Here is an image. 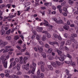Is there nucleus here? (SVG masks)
<instances>
[{
  "mask_svg": "<svg viewBox=\"0 0 78 78\" xmlns=\"http://www.w3.org/2000/svg\"><path fill=\"white\" fill-rule=\"evenodd\" d=\"M1 35L2 36L3 34H5V30L3 29H2L1 31Z\"/></svg>",
  "mask_w": 78,
  "mask_h": 78,
  "instance_id": "nucleus-21",
  "label": "nucleus"
},
{
  "mask_svg": "<svg viewBox=\"0 0 78 78\" xmlns=\"http://www.w3.org/2000/svg\"><path fill=\"white\" fill-rule=\"evenodd\" d=\"M53 51L52 48H50L48 49V53H51Z\"/></svg>",
  "mask_w": 78,
  "mask_h": 78,
  "instance_id": "nucleus-15",
  "label": "nucleus"
},
{
  "mask_svg": "<svg viewBox=\"0 0 78 78\" xmlns=\"http://www.w3.org/2000/svg\"><path fill=\"white\" fill-rule=\"evenodd\" d=\"M28 58H29V57H24V59H23V60H24V61H27V60H28Z\"/></svg>",
  "mask_w": 78,
  "mask_h": 78,
  "instance_id": "nucleus-30",
  "label": "nucleus"
},
{
  "mask_svg": "<svg viewBox=\"0 0 78 78\" xmlns=\"http://www.w3.org/2000/svg\"><path fill=\"white\" fill-rule=\"evenodd\" d=\"M49 44H50L51 45H54L55 44H57V45L58 46H59V43H58L56 41L54 42H53L49 41Z\"/></svg>",
  "mask_w": 78,
  "mask_h": 78,
  "instance_id": "nucleus-4",
  "label": "nucleus"
},
{
  "mask_svg": "<svg viewBox=\"0 0 78 78\" xmlns=\"http://www.w3.org/2000/svg\"><path fill=\"white\" fill-rule=\"evenodd\" d=\"M69 2L70 5H72V4H73V3H74V2L73 1L69 0Z\"/></svg>",
  "mask_w": 78,
  "mask_h": 78,
  "instance_id": "nucleus-14",
  "label": "nucleus"
},
{
  "mask_svg": "<svg viewBox=\"0 0 78 78\" xmlns=\"http://www.w3.org/2000/svg\"><path fill=\"white\" fill-rule=\"evenodd\" d=\"M71 36H72V37H73L74 38L75 37H77V34H71Z\"/></svg>",
  "mask_w": 78,
  "mask_h": 78,
  "instance_id": "nucleus-24",
  "label": "nucleus"
},
{
  "mask_svg": "<svg viewBox=\"0 0 78 78\" xmlns=\"http://www.w3.org/2000/svg\"><path fill=\"white\" fill-rule=\"evenodd\" d=\"M40 78H44V73H41L40 75Z\"/></svg>",
  "mask_w": 78,
  "mask_h": 78,
  "instance_id": "nucleus-26",
  "label": "nucleus"
},
{
  "mask_svg": "<svg viewBox=\"0 0 78 78\" xmlns=\"http://www.w3.org/2000/svg\"><path fill=\"white\" fill-rule=\"evenodd\" d=\"M44 23H43V24L44 26H46V27H49V24L47 21L45 20H44Z\"/></svg>",
  "mask_w": 78,
  "mask_h": 78,
  "instance_id": "nucleus-6",
  "label": "nucleus"
},
{
  "mask_svg": "<svg viewBox=\"0 0 78 78\" xmlns=\"http://www.w3.org/2000/svg\"><path fill=\"white\" fill-rule=\"evenodd\" d=\"M45 47L47 48H50V46L48 44H46L45 45Z\"/></svg>",
  "mask_w": 78,
  "mask_h": 78,
  "instance_id": "nucleus-39",
  "label": "nucleus"
},
{
  "mask_svg": "<svg viewBox=\"0 0 78 78\" xmlns=\"http://www.w3.org/2000/svg\"><path fill=\"white\" fill-rule=\"evenodd\" d=\"M70 41H72L73 42H74L75 41V39H74V38L71 36L70 38Z\"/></svg>",
  "mask_w": 78,
  "mask_h": 78,
  "instance_id": "nucleus-17",
  "label": "nucleus"
},
{
  "mask_svg": "<svg viewBox=\"0 0 78 78\" xmlns=\"http://www.w3.org/2000/svg\"><path fill=\"white\" fill-rule=\"evenodd\" d=\"M19 39V36H16L14 37L15 40H17Z\"/></svg>",
  "mask_w": 78,
  "mask_h": 78,
  "instance_id": "nucleus-25",
  "label": "nucleus"
},
{
  "mask_svg": "<svg viewBox=\"0 0 78 78\" xmlns=\"http://www.w3.org/2000/svg\"><path fill=\"white\" fill-rule=\"evenodd\" d=\"M58 59L59 60L61 61H64V58L62 57H60L58 58Z\"/></svg>",
  "mask_w": 78,
  "mask_h": 78,
  "instance_id": "nucleus-20",
  "label": "nucleus"
},
{
  "mask_svg": "<svg viewBox=\"0 0 78 78\" xmlns=\"http://www.w3.org/2000/svg\"><path fill=\"white\" fill-rule=\"evenodd\" d=\"M63 15V16H67V13H66V12H63L62 13Z\"/></svg>",
  "mask_w": 78,
  "mask_h": 78,
  "instance_id": "nucleus-56",
  "label": "nucleus"
},
{
  "mask_svg": "<svg viewBox=\"0 0 78 78\" xmlns=\"http://www.w3.org/2000/svg\"><path fill=\"white\" fill-rule=\"evenodd\" d=\"M13 62H11V63L10 64L9 68H11V67H12V66H13Z\"/></svg>",
  "mask_w": 78,
  "mask_h": 78,
  "instance_id": "nucleus-42",
  "label": "nucleus"
},
{
  "mask_svg": "<svg viewBox=\"0 0 78 78\" xmlns=\"http://www.w3.org/2000/svg\"><path fill=\"white\" fill-rule=\"evenodd\" d=\"M27 66L25 68V70H29V64H27Z\"/></svg>",
  "mask_w": 78,
  "mask_h": 78,
  "instance_id": "nucleus-23",
  "label": "nucleus"
},
{
  "mask_svg": "<svg viewBox=\"0 0 78 78\" xmlns=\"http://www.w3.org/2000/svg\"><path fill=\"white\" fill-rule=\"evenodd\" d=\"M66 56L68 58H72V56H71V55H70L69 54L66 55Z\"/></svg>",
  "mask_w": 78,
  "mask_h": 78,
  "instance_id": "nucleus-53",
  "label": "nucleus"
},
{
  "mask_svg": "<svg viewBox=\"0 0 78 78\" xmlns=\"http://www.w3.org/2000/svg\"><path fill=\"white\" fill-rule=\"evenodd\" d=\"M43 33H45V34H48V31H42Z\"/></svg>",
  "mask_w": 78,
  "mask_h": 78,
  "instance_id": "nucleus-58",
  "label": "nucleus"
},
{
  "mask_svg": "<svg viewBox=\"0 0 78 78\" xmlns=\"http://www.w3.org/2000/svg\"><path fill=\"white\" fill-rule=\"evenodd\" d=\"M38 41H39L41 40V38H40V37L38 35H37L36 37Z\"/></svg>",
  "mask_w": 78,
  "mask_h": 78,
  "instance_id": "nucleus-40",
  "label": "nucleus"
},
{
  "mask_svg": "<svg viewBox=\"0 0 78 78\" xmlns=\"http://www.w3.org/2000/svg\"><path fill=\"white\" fill-rule=\"evenodd\" d=\"M59 11L60 14H62V10L61 8H60L59 9Z\"/></svg>",
  "mask_w": 78,
  "mask_h": 78,
  "instance_id": "nucleus-43",
  "label": "nucleus"
},
{
  "mask_svg": "<svg viewBox=\"0 0 78 78\" xmlns=\"http://www.w3.org/2000/svg\"><path fill=\"white\" fill-rule=\"evenodd\" d=\"M42 40L43 41H45L46 40V37H45V35H43L42 39Z\"/></svg>",
  "mask_w": 78,
  "mask_h": 78,
  "instance_id": "nucleus-19",
  "label": "nucleus"
},
{
  "mask_svg": "<svg viewBox=\"0 0 78 78\" xmlns=\"http://www.w3.org/2000/svg\"><path fill=\"white\" fill-rule=\"evenodd\" d=\"M42 30H43V28L41 27H38L36 29V30L38 32H42Z\"/></svg>",
  "mask_w": 78,
  "mask_h": 78,
  "instance_id": "nucleus-7",
  "label": "nucleus"
},
{
  "mask_svg": "<svg viewBox=\"0 0 78 78\" xmlns=\"http://www.w3.org/2000/svg\"><path fill=\"white\" fill-rule=\"evenodd\" d=\"M64 36L65 37H66V38H67V37H68V34H67V33H65L64 34Z\"/></svg>",
  "mask_w": 78,
  "mask_h": 78,
  "instance_id": "nucleus-48",
  "label": "nucleus"
},
{
  "mask_svg": "<svg viewBox=\"0 0 78 78\" xmlns=\"http://www.w3.org/2000/svg\"><path fill=\"white\" fill-rule=\"evenodd\" d=\"M57 23L58 24H64V21L62 20H59L57 21Z\"/></svg>",
  "mask_w": 78,
  "mask_h": 78,
  "instance_id": "nucleus-9",
  "label": "nucleus"
},
{
  "mask_svg": "<svg viewBox=\"0 0 78 78\" xmlns=\"http://www.w3.org/2000/svg\"><path fill=\"white\" fill-rule=\"evenodd\" d=\"M0 76H2V78H3L5 76V74L4 73H2L0 74Z\"/></svg>",
  "mask_w": 78,
  "mask_h": 78,
  "instance_id": "nucleus-57",
  "label": "nucleus"
},
{
  "mask_svg": "<svg viewBox=\"0 0 78 78\" xmlns=\"http://www.w3.org/2000/svg\"><path fill=\"white\" fill-rule=\"evenodd\" d=\"M15 61H16V62H19V58H16L15 59Z\"/></svg>",
  "mask_w": 78,
  "mask_h": 78,
  "instance_id": "nucleus-54",
  "label": "nucleus"
},
{
  "mask_svg": "<svg viewBox=\"0 0 78 78\" xmlns=\"http://www.w3.org/2000/svg\"><path fill=\"white\" fill-rule=\"evenodd\" d=\"M56 51L57 53H58V55H59V56H60V57H61V56H62V51L58 49H57Z\"/></svg>",
  "mask_w": 78,
  "mask_h": 78,
  "instance_id": "nucleus-5",
  "label": "nucleus"
},
{
  "mask_svg": "<svg viewBox=\"0 0 78 78\" xmlns=\"http://www.w3.org/2000/svg\"><path fill=\"white\" fill-rule=\"evenodd\" d=\"M74 14L75 15H78V11H76L74 12Z\"/></svg>",
  "mask_w": 78,
  "mask_h": 78,
  "instance_id": "nucleus-55",
  "label": "nucleus"
},
{
  "mask_svg": "<svg viewBox=\"0 0 78 78\" xmlns=\"http://www.w3.org/2000/svg\"><path fill=\"white\" fill-rule=\"evenodd\" d=\"M22 74V72H19L17 73V75H20Z\"/></svg>",
  "mask_w": 78,
  "mask_h": 78,
  "instance_id": "nucleus-59",
  "label": "nucleus"
},
{
  "mask_svg": "<svg viewBox=\"0 0 78 78\" xmlns=\"http://www.w3.org/2000/svg\"><path fill=\"white\" fill-rule=\"evenodd\" d=\"M62 7V6L61 5H58L57 7V8L58 9H60V8H61Z\"/></svg>",
  "mask_w": 78,
  "mask_h": 78,
  "instance_id": "nucleus-62",
  "label": "nucleus"
},
{
  "mask_svg": "<svg viewBox=\"0 0 78 78\" xmlns=\"http://www.w3.org/2000/svg\"><path fill=\"white\" fill-rule=\"evenodd\" d=\"M5 6H6V5L3 4L2 5H0V8H4V7H5Z\"/></svg>",
  "mask_w": 78,
  "mask_h": 78,
  "instance_id": "nucleus-31",
  "label": "nucleus"
},
{
  "mask_svg": "<svg viewBox=\"0 0 78 78\" xmlns=\"http://www.w3.org/2000/svg\"><path fill=\"white\" fill-rule=\"evenodd\" d=\"M22 68L23 69H25V68H26L27 66H26L25 65H22Z\"/></svg>",
  "mask_w": 78,
  "mask_h": 78,
  "instance_id": "nucleus-51",
  "label": "nucleus"
},
{
  "mask_svg": "<svg viewBox=\"0 0 78 78\" xmlns=\"http://www.w3.org/2000/svg\"><path fill=\"white\" fill-rule=\"evenodd\" d=\"M23 59V58H22V57L20 58V64H22V63H23V62L22 61Z\"/></svg>",
  "mask_w": 78,
  "mask_h": 78,
  "instance_id": "nucleus-22",
  "label": "nucleus"
},
{
  "mask_svg": "<svg viewBox=\"0 0 78 78\" xmlns=\"http://www.w3.org/2000/svg\"><path fill=\"white\" fill-rule=\"evenodd\" d=\"M2 63L3 65V66L5 68H7L8 65V61L6 58H3L2 61Z\"/></svg>",
  "mask_w": 78,
  "mask_h": 78,
  "instance_id": "nucleus-1",
  "label": "nucleus"
},
{
  "mask_svg": "<svg viewBox=\"0 0 78 78\" xmlns=\"http://www.w3.org/2000/svg\"><path fill=\"white\" fill-rule=\"evenodd\" d=\"M58 40H59V41H61V39H62V38H61V36H58Z\"/></svg>",
  "mask_w": 78,
  "mask_h": 78,
  "instance_id": "nucleus-60",
  "label": "nucleus"
},
{
  "mask_svg": "<svg viewBox=\"0 0 78 78\" xmlns=\"http://www.w3.org/2000/svg\"><path fill=\"white\" fill-rule=\"evenodd\" d=\"M53 35L55 38H58V35L56 34H54Z\"/></svg>",
  "mask_w": 78,
  "mask_h": 78,
  "instance_id": "nucleus-37",
  "label": "nucleus"
},
{
  "mask_svg": "<svg viewBox=\"0 0 78 78\" xmlns=\"http://www.w3.org/2000/svg\"><path fill=\"white\" fill-rule=\"evenodd\" d=\"M51 64L52 66H53V67H56V63L55 62H52L51 63Z\"/></svg>",
  "mask_w": 78,
  "mask_h": 78,
  "instance_id": "nucleus-16",
  "label": "nucleus"
},
{
  "mask_svg": "<svg viewBox=\"0 0 78 78\" xmlns=\"http://www.w3.org/2000/svg\"><path fill=\"white\" fill-rule=\"evenodd\" d=\"M63 11H65V12H67V8H63Z\"/></svg>",
  "mask_w": 78,
  "mask_h": 78,
  "instance_id": "nucleus-64",
  "label": "nucleus"
},
{
  "mask_svg": "<svg viewBox=\"0 0 78 78\" xmlns=\"http://www.w3.org/2000/svg\"><path fill=\"white\" fill-rule=\"evenodd\" d=\"M8 44L7 41L3 42V41H0V45H2V47H5V45H6Z\"/></svg>",
  "mask_w": 78,
  "mask_h": 78,
  "instance_id": "nucleus-3",
  "label": "nucleus"
},
{
  "mask_svg": "<svg viewBox=\"0 0 78 78\" xmlns=\"http://www.w3.org/2000/svg\"><path fill=\"white\" fill-rule=\"evenodd\" d=\"M67 44H68V45H70L71 44V43H72L71 41L70 40H67Z\"/></svg>",
  "mask_w": 78,
  "mask_h": 78,
  "instance_id": "nucleus-28",
  "label": "nucleus"
},
{
  "mask_svg": "<svg viewBox=\"0 0 78 78\" xmlns=\"http://www.w3.org/2000/svg\"><path fill=\"white\" fill-rule=\"evenodd\" d=\"M63 46H60V50H63Z\"/></svg>",
  "mask_w": 78,
  "mask_h": 78,
  "instance_id": "nucleus-52",
  "label": "nucleus"
},
{
  "mask_svg": "<svg viewBox=\"0 0 78 78\" xmlns=\"http://www.w3.org/2000/svg\"><path fill=\"white\" fill-rule=\"evenodd\" d=\"M33 78H39V76L36 75H33Z\"/></svg>",
  "mask_w": 78,
  "mask_h": 78,
  "instance_id": "nucleus-38",
  "label": "nucleus"
},
{
  "mask_svg": "<svg viewBox=\"0 0 78 78\" xmlns=\"http://www.w3.org/2000/svg\"><path fill=\"white\" fill-rule=\"evenodd\" d=\"M6 40H8V41H10L11 39V37L9 36H7L6 37Z\"/></svg>",
  "mask_w": 78,
  "mask_h": 78,
  "instance_id": "nucleus-18",
  "label": "nucleus"
},
{
  "mask_svg": "<svg viewBox=\"0 0 78 78\" xmlns=\"http://www.w3.org/2000/svg\"><path fill=\"white\" fill-rule=\"evenodd\" d=\"M12 47V46H6L5 47V49L10 48H11Z\"/></svg>",
  "mask_w": 78,
  "mask_h": 78,
  "instance_id": "nucleus-27",
  "label": "nucleus"
},
{
  "mask_svg": "<svg viewBox=\"0 0 78 78\" xmlns=\"http://www.w3.org/2000/svg\"><path fill=\"white\" fill-rule=\"evenodd\" d=\"M48 69H49V70H53V68L52 66L51 65H48Z\"/></svg>",
  "mask_w": 78,
  "mask_h": 78,
  "instance_id": "nucleus-11",
  "label": "nucleus"
},
{
  "mask_svg": "<svg viewBox=\"0 0 78 78\" xmlns=\"http://www.w3.org/2000/svg\"><path fill=\"white\" fill-rule=\"evenodd\" d=\"M56 62L57 65L58 66H61V63L59 62L56 61Z\"/></svg>",
  "mask_w": 78,
  "mask_h": 78,
  "instance_id": "nucleus-29",
  "label": "nucleus"
},
{
  "mask_svg": "<svg viewBox=\"0 0 78 78\" xmlns=\"http://www.w3.org/2000/svg\"><path fill=\"white\" fill-rule=\"evenodd\" d=\"M40 64L41 65V69L42 72H44L45 71L44 66L45 65V63L42 61H41L40 62Z\"/></svg>",
  "mask_w": 78,
  "mask_h": 78,
  "instance_id": "nucleus-2",
  "label": "nucleus"
},
{
  "mask_svg": "<svg viewBox=\"0 0 78 78\" xmlns=\"http://www.w3.org/2000/svg\"><path fill=\"white\" fill-rule=\"evenodd\" d=\"M14 58H12L10 59V62H13V61H14Z\"/></svg>",
  "mask_w": 78,
  "mask_h": 78,
  "instance_id": "nucleus-50",
  "label": "nucleus"
},
{
  "mask_svg": "<svg viewBox=\"0 0 78 78\" xmlns=\"http://www.w3.org/2000/svg\"><path fill=\"white\" fill-rule=\"evenodd\" d=\"M24 77L25 78H29L30 76L27 75H24Z\"/></svg>",
  "mask_w": 78,
  "mask_h": 78,
  "instance_id": "nucleus-61",
  "label": "nucleus"
},
{
  "mask_svg": "<svg viewBox=\"0 0 78 78\" xmlns=\"http://www.w3.org/2000/svg\"><path fill=\"white\" fill-rule=\"evenodd\" d=\"M9 73V71H8V70H7L5 71V74Z\"/></svg>",
  "mask_w": 78,
  "mask_h": 78,
  "instance_id": "nucleus-63",
  "label": "nucleus"
},
{
  "mask_svg": "<svg viewBox=\"0 0 78 78\" xmlns=\"http://www.w3.org/2000/svg\"><path fill=\"white\" fill-rule=\"evenodd\" d=\"M47 37H48V38H50L51 37L50 34L49 33H48L47 34Z\"/></svg>",
  "mask_w": 78,
  "mask_h": 78,
  "instance_id": "nucleus-41",
  "label": "nucleus"
},
{
  "mask_svg": "<svg viewBox=\"0 0 78 78\" xmlns=\"http://www.w3.org/2000/svg\"><path fill=\"white\" fill-rule=\"evenodd\" d=\"M70 64L71 66H73V67H75V66H76V63H75V62H71Z\"/></svg>",
  "mask_w": 78,
  "mask_h": 78,
  "instance_id": "nucleus-12",
  "label": "nucleus"
},
{
  "mask_svg": "<svg viewBox=\"0 0 78 78\" xmlns=\"http://www.w3.org/2000/svg\"><path fill=\"white\" fill-rule=\"evenodd\" d=\"M11 5V4H9L6 5V7L7 8V7H8V8L9 9L10 8V7Z\"/></svg>",
  "mask_w": 78,
  "mask_h": 78,
  "instance_id": "nucleus-36",
  "label": "nucleus"
},
{
  "mask_svg": "<svg viewBox=\"0 0 78 78\" xmlns=\"http://www.w3.org/2000/svg\"><path fill=\"white\" fill-rule=\"evenodd\" d=\"M65 44V41L61 42L60 43L61 46H64V45Z\"/></svg>",
  "mask_w": 78,
  "mask_h": 78,
  "instance_id": "nucleus-35",
  "label": "nucleus"
},
{
  "mask_svg": "<svg viewBox=\"0 0 78 78\" xmlns=\"http://www.w3.org/2000/svg\"><path fill=\"white\" fill-rule=\"evenodd\" d=\"M20 65L19 64H18L17 65V69L18 70H20Z\"/></svg>",
  "mask_w": 78,
  "mask_h": 78,
  "instance_id": "nucleus-13",
  "label": "nucleus"
},
{
  "mask_svg": "<svg viewBox=\"0 0 78 78\" xmlns=\"http://www.w3.org/2000/svg\"><path fill=\"white\" fill-rule=\"evenodd\" d=\"M32 64L34 67H36V64L34 62H33Z\"/></svg>",
  "mask_w": 78,
  "mask_h": 78,
  "instance_id": "nucleus-44",
  "label": "nucleus"
},
{
  "mask_svg": "<svg viewBox=\"0 0 78 78\" xmlns=\"http://www.w3.org/2000/svg\"><path fill=\"white\" fill-rule=\"evenodd\" d=\"M66 75H69V70L66 69Z\"/></svg>",
  "mask_w": 78,
  "mask_h": 78,
  "instance_id": "nucleus-34",
  "label": "nucleus"
},
{
  "mask_svg": "<svg viewBox=\"0 0 78 78\" xmlns=\"http://www.w3.org/2000/svg\"><path fill=\"white\" fill-rule=\"evenodd\" d=\"M37 48L39 52L40 53H41L42 51L43 50V48L42 47H38Z\"/></svg>",
  "mask_w": 78,
  "mask_h": 78,
  "instance_id": "nucleus-8",
  "label": "nucleus"
},
{
  "mask_svg": "<svg viewBox=\"0 0 78 78\" xmlns=\"http://www.w3.org/2000/svg\"><path fill=\"white\" fill-rule=\"evenodd\" d=\"M48 58L49 60H51L52 58H51V56H50V55H48Z\"/></svg>",
  "mask_w": 78,
  "mask_h": 78,
  "instance_id": "nucleus-47",
  "label": "nucleus"
},
{
  "mask_svg": "<svg viewBox=\"0 0 78 78\" xmlns=\"http://www.w3.org/2000/svg\"><path fill=\"white\" fill-rule=\"evenodd\" d=\"M66 25H67V24H65V25L66 26L63 27V28H64V30H65L68 31L69 30V26H66Z\"/></svg>",
  "mask_w": 78,
  "mask_h": 78,
  "instance_id": "nucleus-10",
  "label": "nucleus"
},
{
  "mask_svg": "<svg viewBox=\"0 0 78 78\" xmlns=\"http://www.w3.org/2000/svg\"><path fill=\"white\" fill-rule=\"evenodd\" d=\"M18 43L19 44V45H21L22 43V41L20 40L19 41H18Z\"/></svg>",
  "mask_w": 78,
  "mask_h": 78,
  "instance_id": "nucleus-45",
  "label": "nucleus"
},
{
  "mask_svg": "<svg viewBox=\"0 0 78 78\" xmlns=\"http://www.w3.org/2000/svg\"><path fill=\"white\" fill-rule=\"evenodd\" d=\"M10 32H11V29H9L6 32V34H10Z\"/></svg>",
  "mask_w": 78,
  "mask_h": 78,
  "instance_id": "nucleus-33",
  "label": "nucleus"
},
{
  "mask_svg": "<svg viewBox=\"0 0 78 78\" xmlns=\"http://www.w3.org/2000/svg\"><path fill=\"white\" fill-rule=\"evenodd\" d=\"M9 51V50L8 49H5L3 52V53H7V52H8Z\"/></svg>",
  "mask_w": 78,
  "mask_h": 78,
  "instance_id": "nucleus-32",
  "label": "nucleus"
},
{
  "mask_svg": "<svg viewBox=\"0 0 78 78\" xmlns=\"http://www.w3.org/2000/svg\"><path fill=\"white\" fill-rule=\"evenodd\" d=\"M8 18H9L10 19H11L12 18H13V17L12 16H10L5 18V19H8Z\"/></svg>",
  "mask_w": 78,
  "mask_h": 78,
  "instance_id": "nucleus-46",
  "label": "nucleus"
},
{
  "mask_svg": "<svg viewBox=\"0 0 78 78\" xmlns=\"http://www.w3.org/2000/svg\"><path fill=\"white\" fill-rule=\"evenodd\" d=\"M53 20L57 23V22H58V20H57V19H56V18H54Z\"/></svg>",
  "mask_w": 78,
  "mask_h": 78,
  "instance_id": "nucleus-49",
  "label": "nucleus"
}]
</instances>
